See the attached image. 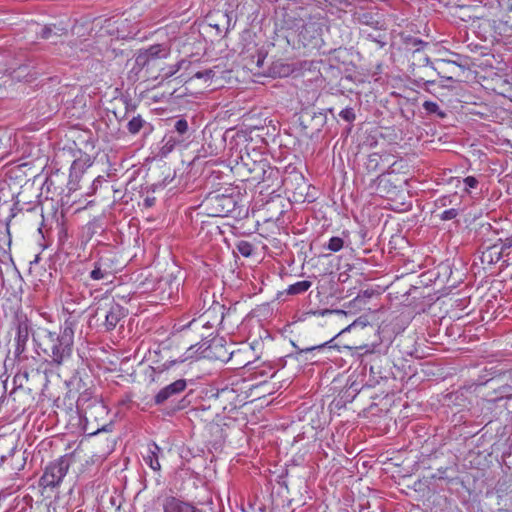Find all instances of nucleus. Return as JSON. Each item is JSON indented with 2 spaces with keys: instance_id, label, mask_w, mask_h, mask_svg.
<instances>
[{
  "instance_id": "obj_4",
  "label": "nucleus",
  "mask_w": 512,
  "mask_h": 512,
  "mask_svg": "<svg viewBox=\"0 0 512 512\" xmlns=\"http://www.w3.org/2000/svg\"><path fill=\"white\" fill-rule=\"evenodd\" d=\"M225 306L214 303L198 318L191 320L185 327L192 330H211L216 325H222L225 317Z\"/></svg>"
},
{
  "instance_id": "obj_25",
  "label": "nucleus",
  "mask_w": 512,
  "mask_h": 512,
  "mask_svg": "<svg viewBox=\"0 0 512 512\" xmlns=\"http://www.w3.org/2000/svg\"><path fill=\"white\" fill-rule=\"evenodd\" d=\"M215 70L214 69H206L203 71H197L192 74L190 77L191 79H203L205 82L212 80L215 77Z\"/></svg>"
},
{
  "instance_id": "obj_39",
  "label": "nucleus",
  "mask_w": 512,
  "mask_h": 512,
  "mask_svg": "<svg viewBox=\"0 0 512 512\" xmlns=\"http://www.w3.org/2000/svg\"><path fill=\"white\" fill-rule=\"evenodd\" d=\"M374 348L375 346L372 345V346H369V345H362V346H359L358 349L360 351H362L363 354H366V353H372L374 351Z\"/></svg>"
},
{
  "instance_id": "obj_7",
  "label": "nucleus",
  "mask_w": 512,
  "mask_h": 512,
  "mask_svg": "<svg viewBox=\"0 0 512 512\" xmlns=\"http://www.w3.org/2000/svg\"><path fill=\"white\" fill-rule=\"evenodd\" d=\"M170 55V47L167 44H154L138 52L135 63L138 67L144 68L157 59H165Z\"/></svg>"
},
{
  "instance_id": "obj_29",
  "label": "nucleus",
  "mask_w": 512,
  "mask_h": 512,
  "mask_svg": "<svg viewBox=\"0 0 512 512\" xmlns=\"http://www.w3.org/2000/svg\"><path fill=\"white\" fill-rule=\"evenodd\" d=\"M339 117L341 119H343L344 121L351 123L355 120L356 116H355L353 108L346 107L340 111Z\"/></svg>"
},
{
  "instance_id": "obj_28",
  "label": "nucleus",
  "mask_w": 512,
  "mask_h": 512,
  "mask_svg": "<svg viewBox=\"0 0 512 512\" xmlns=\"http://www.w3.org/2000/svg\"><path fill=\"white\" fill-rule=\"evenodd\" d=\"M192 349H193V347H190V348L185 352V354H184V355H182L181 357H179L178 359H176V360H171V361H168V362L164 363V364H163L164 368L168 369V368H170L171 366H173V365H175V364H177V363H183V362L187 361L189 358H191V357H192V356H191V354H190V352H191V350H192Z\"/></svg>"
},
{
  "instance_id": "obj_13",
  "label": "nucleus",
  "mask_w": 512,
  "mask_h": 512,
  "mask_svg": "<svg viewBox=\"0 0 512 512\" xmlns=\"http://www.w3.org/2000/svg\"><path fill=\"white\" fill-rule=\"evenodd\" d=\"M30 327L27 320L19 321L17 325V332L15 337L16 348L15 352L21 354L25 351L26 343L29 339Z\"/></svg>"
},
{
  "instance_id": "obj_1",
  "label": "nucleus",
  "mask_w": 512,
  "mask_h": 512,
  "mask_svg": "<svg viewBox=\"0 0 512 512\" xmlns=\"http://www.w3.org/2000/svg\"><path fill=\"white\" fill-rule=\"evenodd\" d=\"M74 326V320L67 319L59 332L50 331L45 327L34 329L32 338L38 354L42 353L58 365L70 358L74 343Z\"/></svg>"
},
{
  "instance_id": "obj_12",
  "label": "nucleus",
  "mask_w": 512,
  "mask_h": 512,
  "mask_svg": "<svg viewBox=\"0 0 512 512\" xmlns=\"http://www.w3.org/2000/svg\"><path fill=\"white\" fill-rule=\"evenodd\" d=\"M162 449L155 443L150 442L146 446V452L143 454L144 462L155 472L161 470V464L159 461Z\"/></svg>"
},
{
  "instance_id": "obj_18",
  "label": "nucleus",
  "mask_w": 512,
  "mask_h": 512,
  "mask_svg": "<svg viewBox=\"0 0 512 512\" xmlns=\"http://www.w3.org/2000/svg\"><path fill=\"white\" fill-rule=\"evenodd\" d=\"M181 142V140L175 138L172 135H166L161 141L158 156L161 158L167 157L175 147Z\"/></svg>"
},
{
  "instance_id": "obj_20",
  "label": "nucleus",
  "mask_w": 512,
  "mask_h": 512,
  "mask_svg": "<svg viewBox=\"0 0 512 512\" xmlns=\"http://www.w3.org/2000/svg\"><path fill=\"white\" fill-rule=\"evenodd\" d=\"M312 283L307 280L298 281L287 288V293L290 295H298L306 292Z\"/></svg>"
},
{
  "instance_id": "obj_3",
  "label": "nucleus",
  "mask_w": 512,
  "mask_h": 512,
  "mask_svg": "<svg viewBox=\"0 0 512 512\" xmlns=\"http://www.w3.org/2000/svg\"><path fill=\"white\" fill-rule=\"evenodd\" d=\"M69 467L70 463L66 456L49 463L40 478V485L44 488L58 487L66 476Z\"/></svg>"
},
{
  "instance_id": "obj_23",
  "label": "nucleus",
  "mask_w": 512,
  "mask_h": 512,
  "mask_svg": "<svg viewBox=\"0 0 512 512\" xmlns=\"http://www.w3.org/2000/svg\"><path fill=\"white\" fill-rule=\"evenodd\" d=\"M423 108L426 111L427 114H435L439 118H445L446 113L442 111L439 107V105L436 102L433 101H425L423 103Z\"/></svg>"
},
{
  "instance_id": "obj_36",
  "label": "nucleus",
  "mask_w": 512,
  "mask_h": 512,
  "mask_svg": "<svg viewBox=\"0 0 512 512\" xmlns=\"http://www.w3.org/2000/svg\"><path fill=\"white\" fill-rule=\"evenodd\" d=\"M91 396V393L86 390L85 392H83L82 394L79 395L78 399H77V405H83L85 402H87L89 400Z\"/></svg>"
},
{
  "instance_id": "obj_8",
  "label": "nucleus",
  "mask_w": 512,
  "mask_h": 512,
  "mask_svg": "<svg viewBox=\"0 0 512 512\" xmlns=\"http://www.w3.org/2000/svg\"><path fill=\"white\" fill-rule=\"evenodd\" d=\"M179 287V279L173 275H168L158 281L155 291L161 301H168L177 296Z\"/></svg>"
},
{
  "instance_id": "obj_32",
  "label": "nucleus",
  "mask_w": 512,
  "mask_h": 512,
  "mask_svg": "<svg viewBox=\"0 0 512 512\" xmlns=\"http://www.w3.org/2000/svg\"><path fill=\"white\" fill-rule=\"evenodd\" d=\"M361 22L363 24H365L366 26H368L369 27L368 29H372V28H374L376 26V22H378V21L377 20H373L371 15L364 14L361 17Z\"/></svg>"
},
{
  "instance_id": "obj_31",
  "label": "nucleus",
  "mask_w": 512,
  "mask_h": 512,
  "mask_svg": "<svg viewBox=\"0 0 512 512\" xmlns=\"http://www.w3.org/2000/svg\"><path fill=\"white\" fill-rule=\"evenodd\" d=\"M459 214V211L455 208H451V209H447L445 211H443L440 215H439V218L442 220V221H448V220H452L454 218H456Z\"/></svg>"
},
{
  "instance_id": "obj_43",
  "label": "nucleus",
  "mask_w": 512,
  "mask_h": 512,
  "mask_svg": "<svg viewBox=\"0 0 512 512\" xmlns=\"http://www.w3.org/2000/svg\"><path fill=\"white\" fill-rule=\"evenodd\" d=\"M332 312L333 311H331V310H325V311L322 312V315H325V314H328V313H332Z\"/></svg>"
},
{
  "instance_id": "obj_24",
  "label": "nucleus",
  "mask_w": 512,
  "mask_h": 512,
  "mask_svg": "<svg viewBox=\"0 0 512 512\" xmlns=\"http://www.w3.org/2000/svg\"><path fill=\"white\" fill-rule=\"evenodd\" d=\"M238 252L244 257H250L253 254V245L245 240H241L237 243Z\"/></svg>"
},
{
  "instance_id": "obj_37",
  "label": "nucleus",
  "mask_w": 512,
  "mask_h": 512,
  "mask_svg": "<svg viewBox=\"0 0 512 512\" xmlns=\"http://www.w3.org/2000/svg\"><path fill=\"white\" fill-rule=\"evenodd\" d=\"M351 390V393H349V396H351V398H354L360 391V388H359V385L356 384L355 382H353L350 387L346 390V393L349 392Z\"/></svg>"
},
{
  "instance_id": "obj_34",
  "label": "nucleus",
  "mask_w": 512,
  "mask_h": 512,
  "mask_svg": "<svg viewBox=\"0 0 512 512\" xmlns=\"http://www.w3.org/2000/svg\"><path fill=\"white\" fill-rule=\"evenodd\" d=\"M451 196H443L436 200V205L439 207H445L449 204H451Z\"/></svg>"
},
{
  "instance_id": "obj_26",
  "label": "nucleus",
  "mask_w": 512,
  "mask_h": 512,
  "mask_svg": "<svg viewBox=\"0 0 512 512\" xmlns=\"http://www.w3.org/2000/svg\"><path fill=\"white\" fill-rule=\"evenodd\" d=\"M344 246V240L340 237H331L326 245V248L331 252H338Z\"/></svg>"
},
{
  "instance_id": "obj_27",
  "label": "nucleus",
  "mask_w": 512,
  "mask_h": 512,
  "mask_svg": "<svg viewBox=\"0 0 512 512\" xmlns=\"http://www.w3.org/2000/svg\"><path fill=\"white\" fill-rule=\"evenodd\" d=\"M184 63H185V61L182 60L174 65L168 66L166 69H163L162 70L163 79H168V78L172 77L173 75H175L182 68Z\"/></svg>"
},
{
  "instance_id": "obj_33",
  "label": "nucleus",
  "mask_w": 512,
  "mask_h": 512,
  "mask_svg": "<svg viewBox=\"0 0 512 512\" xmlns=\"http://www.w3.org/2000/svg\"><path fill=\"white\" fill-rule=\"evenodd\" d=\"M463 183L466 186V191H468L469 188H476L478 185V180L474 176H467L463 179Z\"/></svg>"
},
{
  "instance_id": "obj_15",
  "label": "nucleus",
  "mask_w": 512,
  "mask_h": 512,
  "mask_svg": "<svg viewBox=\"0 0 512 512\" xmlns=\"http://www.w3.org/2000/svg\"><path fill=\"white\" fill-rule=\"evenodd\" d=\"M35 32L40 35L41 39H52L54 36H62L67 34L65 27H57L56 25L39 26L35 25Z\"/></svg>"
},
{
  "instance_id": "obj_30",
  "label": "nucleus",
  "mask_w": 512,
  "mask_h": 512,
  "mask_svg": "<svg viewBox=\"0 0 512 512\" xmlns=\"http://www.w3.org/2000/svg\"><path fill=\"white\" fill-rule=\"evenodd\" d=\"M188 128L189 126L186 119L181 118L175 122L174 129L180 135L185 134L188 131Z\"/></svg>"
},
{
  "instance_id": "obj_19",
  "label": "nucleus",
  "mask_w": 512,
  "mask_h": 512,
  "mask_svg": "<svg viewBox=\"0 0 512 512\" xmlns=\"http://www.w3.org/2000/svg\"><path fill=\"white\" fill-rule=\"evenodd\" d=\"M497 248H498L497 244L487 248L482 253V257H481L482 262H486L488 264H493V263L498 262L502 258V251H499Z\"/></svg>"
},
{
  "instance_id": "obj_22",
  "label": "nucleus",
  "mask_w": 512,
  "mask_h": 512,
  "mask_svg": "<svg viewBox=\"0 0 512 512\" xmlns=\"http://www.w3.org/2000/svg\"><path fill=\"white\" fill-rule=\"evenodd\" d=\"M445 67L455 68L454 62L438 60L435 64V66H432V68L438 73L439 76H441L442 78H445L448 81H453L452 76L443 75V73L445 72Z\"/></svg>"
},
{
  "instance_id": "obj_38",
  "label": "nucleus",
  "mask_w": 512,
  "mask_h": 512,
  "mask_svg": "<svg viewBox=\"0 0 512 512\" xmlns=\"http://www.w3.org/2000/svg\"><path fill=\"white\" fill-rule=\"evenodd\" d=\"M502 242V246L499 249V251H502V253L506 250L512 247V236L506 238L504 241L500 240Z\"/></svg>"
},
{
  "instance_id": "obj_35",
  "label": "nucleus",
  "mask_w": 512,
  "mask_h": 512,
  "mask_svg": "<svg viewBox=\"0 0 512 512\" xmlns=\"http://www.w3.org/2000/svg\"><path fill=\"white\" fill-rule=\"evenodd\" d=\"M327 343H322V344H319V345H314V346H311V347H307V348H303L301 350H299V354H302V353H309V352H312L314 350H320V349H323L325 346H326Z\"/></svg>"
},
{
  "instance_id": "obj_42",
  "label": "nucleus",
  "mask_w": 512,
  "mask_h": 512,
  "mask_svg": "<svg viewBox=\"0 0 512 512\" xmlns=\"http://www.w3.org/2000/svg\"><path fill=\"white\" fill-rule=\"evenodd\" d=\"M211 334H212V333H208V334H206V333L202 332V333L200 334V337H201L202 339H205V338L209 337Z\"/></svg>"
},
{
  "instance_id": "obj_17",
  "label": "nucleus",
  "mask_w": 512,
  "mask_h": 512,
  "mask_svg": "<svg viewBox=\"0 0 512 512\" xmlns=\"http://www.w3.org/2000/svg\"><path fill=\"white\" fill-rule=\"evenodd\" d=\"M512 398V386L505 384L495 389L492 393L487 395L486 400L491 403H495L502 399Z\"/></svg>"
},
{
  "instance_id": "obj_10",
  "label": "nucleus",
  "mask_w": 512,
  "mask_h": 512,
  "mask_svg": "<svg viewBox=\"0 0 512 512\" xmlns=\"http://www.w3.org/2000/svg\"><path fill=\"white\" fill-rule=\"evenodd\" d=\"M187 386L186 380L178 379L173 383L162 388L154 398L155 404L160 405L163 404L168 399L172 398L175 395L180 394L185 390Z\"/></svg>"
},
{
  "instance_id": "obj_41",
  "label": "nucleus",
  "mask_w": 512,
  "mask_h": 512,
  "mask_svg": "<svg viewBox=\"0 0 512 512\" xmlns=\"http://www.w3.org/2000/svg\"><path fill=\"white\" fill-rule=\"evenodd\" d=\"M357 324V321H354L352 324L348 325L345 329L342 330L343 332L349 331L353 326Z\"/></svg>"
},
{
  "instance_id": "obj_16",
  "label": "nucleus",
  "mask_w": 512,
  "mask_h": 512,
  "mask_svg": "<svg viewBox=\"0 0 512 512\" xmlns=\"http://www.w3.org/2000/svg\"><path fill=\"white\" fill-rule=\"evenodd\" d=\"M142 129L147 130V133L152 131V126L147 123L140 115L134 116L127 123V130L131 135L138 134Z\"/></svg>"
},
{
  "instance_id": "obj_21",
  "label": "nucleus",
  "mask_w": 512,
  "mask_h": 512,
  "mask_svg": "<svg viewBox=\"0 0 512 512\" xmlns=\"http://www.w3.org/2000/svg\"><path fill=\"white\" fill-rule=\"evenodd\" d=\"M382 160V156L378 153H372L368 156L365 166L368 171H378L381 170L380 162Z\"/></svg>"
},
{
  "instance_id": "obj_5",
  "label": "nucleus",
  "mask_w": 512,
  "mask_h": 512,
  "mask_svg": "<svg viewBox=\"0 0 512 512\" xmlns=\"http://www.w3.org/2000/svg\"><path fill=\"white\" fill-rule=\"evenodd\" d=\"M161 512H203L193 502L181 496L166 494L158 499Z\"/></svg>"
},
{
  "instance_id": "obj_11",
  "label": "nucleus",
  "mask_w": 512,
  "mask_h": 512,
  "mask_svg": "<svg viewBox=\"0 0 512 512\" xmlns=\"http://www.w3.org/2000/svg\"><path fill=\"white\" fill-rule=\"evenodd\" d=\"M361 34L365 39L375 42L379 48L387 44V32L383 22H376V26L372 29H362Z\"/></svg>"
},
{
  "instance_id": "obj_6",
  "label": "nucleus",
  "mask_w": 512,
  "mask_h": 512,
  "mask_svg": "<svg viewBox=\"0 0 512 512\" xmlns=\"http://www.w3.org/2000/svg\"><path fill=\"white\" fill-rule=\"evenodd\" d=\"M99 315L104 316L103 326L105 330L112 331L119 321L126 316V310L120 304L112 301L96 309L95 316Z\"/></svg>"
},
{
  "instance_id": "obj_40",
  "label": "nucleus",
  "mask_w": 512,
  "mask_h": 512,
  "mask_svg": "<svg viewBox=\"0 0 512 512\" xmlns=\"http://www.w3.org/2000/svg\"><path fill=\"white\" fill-rule=\"evenodd\" d=\"M100 184H101V177L99 176L96 179H94L92 182V193H94L98 189Z\"/></svg>"
},
{
  "instance_id": "obj_2",
  "label": "nucleus",
  "mask_w": 512,
  "mask_h": 512,
  "mask_svg": "<svg viewBox=\"0 0 512 512\" xmlns=\"http://www.w3.org/2000/svg\"><path fill=\"white\" fill-rule=\"evenodd\" d=\"M201 207L210 217H228L237 208V200L232 195L211 193L202 202Z\"/></svg>"
},
{
  "instance_id": "obj_14",
  "label": "nucleus",
  "mask_w": 512,
  "mask_h": 512,
  "mask_svg": "<svg viewBox=\"0 0 512 512\" xmlns=\"http://www.w3.org/2000/svg\"><path fill=\"white\" fill-rule=\"evenodd\" d=\"M112 275V269L103 258L94 263V268L90 272V278L95 281L108 280Z\"/></svg>"
},
{
  "instance_id": "obj_9",
  "label": "nucleus",
  "mask_w": 512,
  "mask_h": 512,
  "mask_svg": "<svg viewBox=\"0 0 512 512\" xmlns=\"http://www.w3.org/2000/svg\"><path fill=\"white\" fill-rule=\"evenodd\" d=\"M92 165L89 156L85 155L73 161L70 167L68 186L70 190L78 189V182L85 170Z\"/></svg>"
}]
</instances>
